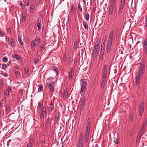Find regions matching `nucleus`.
I'll return each instance as SVG.
<instances>
[{"mask_svg":"<svg viewBox=\"0 0 147 147\" xmlns=\"http://www.w3.org/2000/svg\"><path fill=\"white\" fill-rule=\"evenodd\" d=\"M114 30H111L109 34V37L112 38H113L114 36Z\"/></svg>","mask_w":147,"mask_h":147,"instance_id":"4c0bfd02","label":"nucleus"},{"mask_svg":"<svg viewBox=\"0 0 147 147\" xmlns=\"http://www.w3.org/2000/svg\"><path fill=\"white\" fill-rule=\"evenodd\" d=\"M129 119L131 121H132L133 119V115L132 114H131V113H130L129 115Z\"/></svg>","mask_w":147,"mask_h":147,"instance_id":"8fccbe9b","label":"nucleus"},{"mask_svg":"<svg viewBox=\"0 0 147 147\" xmlns=\"http://www.w3.org/2000/svg\"><path fill=\"white\" fill-rule=\"evenodd\" d=\"M1 74L5 77H6L7 76V74L6 73L4 72L3 71H1Z\"/></svg>","mask_w":147,"mask_h":147,"instance_id":"c03bdc74","label":"nucleus"},{"mask_svg":"<svg viewBox=\"0 0 147 147\" xmlns=\"http://www.w3.org/2000/svg\"><path fill=\"white\" fill-rule=\"evenodd\" d=\"M3 61L4 62H7L8 61L7 58L6 57H4L3 59Z\"/></svg>","mask_w":147,"mask_h":147,"instance_id":"de8ad7c7","label":"nucleus"},{"mask_svg":"<svg viewBox=\"0 0 147 147\" xmlns=\"http://www.w3.org/2000/svg\"><path fill=\"white\" fill-rule=\"evenodd\" d=\"M5 35V33L3 30L0 29V37H3Z\"/></svg>","mask_w":147,"mask_h":147,"instance_id":"e433bc0d","label":"nucleus"},{"mask_svg":"<svg viewBox=\"0 0 147 147\" xmlns=\"http://www.w3.org/2000/svg\"><path fill=\"white\" fill-rule=\"evenodd\" d=\"M112 45H110L107 44V46L106 49V52L107 53H109L111 49Z\"/></svg>","mask_w":147,"mask_h":147,"instance_id":"6ab92c4d","label":"nucleus"},{"mask_svg":"<svg viewBox=\"0 0 147 147\" xmlns=\"http://www.w3.org/2000/svg\"><path fill=\"white\" fill-rule=\"evenodd\" d=\"M85 19L86 20H88L89 18V15L88 14H86L85 16Z\"/></svg>","mask_w":147,"mask_h":147,"instance_id":"5fc2aeb1","label":"nucleus"},{"mask_svg":"<svg viewBox=\"0 0 147 147\" xmlns=\"http://www.w3.org/2000/svg\"><path fill=\"white\" fill-rule=\"evenodd\" d=\"M90 119L88 118L86 123V129L84 136V141L85 143H87L88 140V138L89 136V134L90 131Z\"/></svg>","mask_w":147,"mask_h":147,"instance_id":"f257e3e1","label":"nucleus"},{"mask_svg":"<svg viewBox=\"0 0 147 147\" xmlns=\"http://www.w3.org/2000/svg\"><path fill=\"white\" fill-rule=\"evenodd\" d=\"M41 18H39L37 20V26L38 27V30H40L41 28Z\"/></svg>","mask_w":147,"mask_h":147,"instance_id":"2eb2a0df","label":"nucleus"},{"mask_svg":"<svg viewBox=\"0 0 147 147\" xmlns=\"http://www.w3.org/2000/svg\"><path fill=\"white\" fill-rule=\"evenodd\" d=\"M110 3H116L115 1V0H111V1H110Z\"/></svg>","mask_w":147,"mask_h":147,"instance_id":"69168bd1","label":"nucleus"},{"mask_svg":"<svg viewBox=\"0 0 147 147\" xmlns=\"http://www.w3.org/2000/svg\"><path fill=\"white\" fill-rule=\"evenodd\" d=\"M105 40H103L102 42L101 47V51L100 54V58L101 60H102L103 58V55L105 51Z\"/></svg>","mask_w":147,"mask_h":147,"instance_id":"20e7f679","label":"nucleus"},{"mask_svg":"<svg viewBox=\"0 0 147 147\" xmlns=\"http://www.w3.org/2000/svg\"><path fill=\"white\" fill-rule=\"evenodd\" d=\"M115 4L116 3H110L109 8V15H111L112 14L114 7Z\"/></svg>","mask_w":147,"mask_h":147,"instance_id":"0eeeda50","label":"nucleus"},{"mask_svg":"<svg viewBox=\"0 0 147 147\" xmlns=\"http://www.w3.org/2000/svg\"><path fill=\"white\" fill-rule=\"evenodd\" d=\"M84 135L81 133L78 139L76 147H83Z\"/></svg>","mask_w":147,"mask_h":147,"instance_id":"f03ea898","label":"nucleus"},{"mask_svg":"<svg viewBox=\"0 0 147 147\" xmlns=\"http://www.w3.org/2000/svg\"><path fill=\"white\" fill-rule=\"evenodd\" d=\"M144 71H140V72L139 73H138V74L139 75L141 76L142 77V76L143 75V74L144 73Z\"/></svg>","mask_w":147,"mask_h":147,"instance_id":"864d4df0","label":"nucleus"},{"mask_svg":"<svg viewBox=\"0 0 147 147\" xmlns=\"http://www.w3.org/2000/svg\"><path fill=\"white\" fill-rule=\"evenodd\" d=\"M45 45L44 44H42L41 45L40 48V51H43L44 49Z\"/></svg>","mask_w":147,"mask_h":147,"instance_id":"a19ab883","label":"nucleus"},{"mask_svg":"<svg viewBox=\"0 0 147 147\" xmlns=\"http://www.w3.org/2000/svg\"><path fill=\"white\" fill-rule=\"evenodd\" d=\"M146 27L147 28V16H146Z\"/></svg>","mask_w":147,"mask_h":147,"instance_id":"774afa93","label":"nucleus"},{"mask_svg":"<svg viewBox=\"0 0 147 147\" xmlns=\"http://www.w3.org/2000/svg\"><path fill=\"white\" fill-rule=\"evenodd\" d=\"M5 40L6 42L9 43V37H6L5 39Z\"/></svg>","mask_w":147,"mask_h":147,"instance_id":"bf43d9fd","label":"nucleus"},{"mask_svg":"<svg viewBox=\"0 0 147 147\" xmlns=\"http://www.w3.org/2000/svg\"><path fill=\"white\" fill-rule=\"evenodd\" d=\"M36 43V45H39L40 43V39L39 38H36L34 40Z\"/></svg>","mask_w":147,"mask_h":147,"instance_id":"473e14b6","label":"nucleus"},{"mask_svg":"<svg viewBox=\"0 0 147 147\" xmlns=\"http://www.w3.org/2000/svg\"><path fill=\"white\" fill-rule=\"evenodd\" d=\"M5 90L6 91H7L9 92H10L11 91V87L10 86H9L7 88V89Z\"/></svg>","mask_w":147,"mask_h":147,"instance_id":"6e6d98bb","label":"nucleus"},{"mask_svg":"<svg viewBox=\"0 0 147 147\" xmlns=\"http://www.w3.org/2000/svg\"><path fill=\"white\" fill-rule=\"evenodd\" d=\"M74 70L73 68H71L70 71L69 72V80H72L73 79L72 74H74Z\"/></svg>","mask_w":147,"mask_h":147,"instance_id":"f8f14e48","label":"nucleus"},{"mask_svg":"<svg viewBox=\"0 0 147 147\" xmlns=\"http://www.w3.org/2000/svg\"><path fill=\"white\" fill-rule=\"evenodd\" d=\"M144 108V103L141 102L139 107V114L140 116H142L143 113Z\"/></svg>","mask_w":147,"mask_h":147,"instance_id":"423d86ee","label":"nucleus"},{"mask_svg":"<svg viewBox=\"0 0 147 147\" xmlns=\"http://www.w3.org/2000/svg\"><path fill=\"white\" fill-rule=\"evenodd\" d=\"M144 132H143L142 131H140V132L139 133L140 137H141L142 136V134H144Z\"/></svg>","mask_w":147,"mask_h":147,"instance_id":"052dcab7","label":"nucleus"},{"mask_svg":"<svg viewBox=\"0 0 147 147\" xmlns=\"http://www.w3.org/2000/svg\"><path fill=\"white\" fill-rule=\"evenodd\" d=\"M143 45H147V39H146L144 41Z\"/></svg>","mask_w":147,"mask_h":147,"instance_id":"13d9d810","label":"nucleus"},{"mask_svg":"<svg viewBox=\"0 0 147 147\" xmlns=\"http://www.w3.org/2000/svg\"><path fill=\"white\" fill-rule=\"evenodd\" d=\"M18 42H19V43L22 45L23 46L24 43L22 41L20 36H18Z\"/></svg>","mask_w":147,"mask_h":147,"instance_id":"f704fd0d","label":"nucleus"},{"mask_svg":"<svg viewBox=\"0 0 147 147\" xmlns=\"http://www.w3.org/2000/svg\"><path fill=\"white\" fill-rule=\"evenodd\" d=\"M85 80V79H82L80 80V84L81 86V90L80 91V93L85 91L86 86L87 83Z\"/></svg>","mask_w":147,"mask_h":147,"instance_id":"39448f33","label":"nucleus"},{"mask_svg":"<svg viewBox=\"0 0 147 147\" xmlns=\"http://www.w3.org/2000/svg\"><path fill=\"white\" fill-rule=\"evenodd\" d=\"M18 67H19L18 65H16L14 66V69H16V70H17V69H18Z\"/></svg>","mask_w":147,"mask_h":147,"instance_id":"e2e57ef3","label":"nucleus"},{"mask_svg":"<svg viewBox=\"0 0 147 147\" xmlns=\"http://www.w3.org/2000/svg\"><path fill=\"white\" fill-rule=\"evenodd\" d=\"M78 42H77L76 41H75L74 42V47H73V49L75 50H76V49H77V48H78Z\"/></svg>","mask_w":147,"mask_h":147,"instance_id":"c85d7f7f","label":"nucleus"},{"mask_svg":"<svg viewBox=\"0 0 147 147\" xmlns=\"http://www.w3.org/2000/svg\"><path fill=\"white\" fill-rule=\"evenodd\" d=\"M54 104H50L48 106V109L50 112H51L54 109Z\"/></svg>","mask_w":147,"mask_h":147,"instance_id":"4468645a","label":"nucleus"},{"mask_svg":"<svg viewBox=\"0 0 147 147\" xmlns=\"http://www.w3.org/2000/svg\"><path fill=\"white\" fill-rule=\"evenodd\" d=\"M43 89V86L42 85H39L38 90V92H41Z\"/></svg>","mask_w":147,"mask_h":147,"instance_id":"79ce46f5","label":"nucleus"},{"mask_svg":"<svg viewBox=\"0 0 147 147\" xmlns=\"http://www.w3.org/2000/svg\"><path fill=\"white\" fill-rule=\"evenodd\" d=\"M99 49V48L94 47V49L93 50V55L96 56L97 55V53Z\"/></svg>","mask_w":147,"mask_h":147,"instance_id":"393cba45","label":"nucleus"},{"mask_svg":"<svg viewBox=\"0 0 147 147\" xmlns=\"http://www.w3.org/2000/svg\"><path fill=\"white\" fill-rule=\"evenodd\" d=\"M71 13L75 15L76 13V10L73 4H72L71 5Z\"/></svg>","mask_w":147,"mask_h":147,"instance_id":"dca6fc26","label":"nucleus"},{"mask_svg":"<svg viewBox=\"0 0 147 147\" xmlns=\"http://www.w3.org/2000/svg\"><path fill=\"white\" fill-rule=\"evenodd\" d=\"M113 38L109 37L108 39L107 44L112 45Z\"/></svg>","mask_w":147,"mask_h":147,"instance_id":"72a5a7b5","label":"nucleus"},{"mask_svg":"<svg viewBox=\"0 0 147 147\" xmlns=\"http://www.w3.org/2000/svg\"><path fill=\"white\" fill-rule=\"evenodd\" d=\"M51 69L52 70H53V71H55L56 73V74H58V68L54 66H53L52 67Z\"/></svg>","mask_w":147,"mask_h":147,"instance_id":"5701e85b","label":"nucleus"},{"mask_svg":"<svg viewBox=\"0 0 147 147\" xmlns=\"http://www.w3.org/2000/svg\"><path fill=\"white\" fill-rule=\"evenodd\" d=\"M34 142L33 139L32 137L30 138L29 143L27 144V147H32V144Z\"/></svg>","mask_w":147,"mask_h":147,"instance_id":"ddd939ff","label":"nucleus"},{"mask_svg":"<svg viewBox=\"0 0 147 147\" xmlns=\"http://www.w3.org/2000/svg\"><path fill=\"white\" fill-rule=\"evenodd\" d=\"M43 102L42 101H40L38 103V107L39 108H41L42 107Z\"/></svg>","mask_w":147,"mask_h":147,"instance_id":"a18cd8bd","label":"nucleus"},{"mask_svg":"<svg viewBox=\"0 0 147 147\" xmlns=\"http://www.w3.org/2000/svg\"><path fill=\"white\" fill-rule=\"evenodd\" d=\"M146 126V122L144 121L143 123V126L141 129V131H142L143 132H144V131L145 129V128Z\"/></svg>","mask_w":147,"mask_h":147,"instance_id":"4be33fe9","label":"nucleus"},{"mask_svg":"<svg viewBox=\"0 0 147 147\" xmlns=\"http://www.w3.org/2000/svg\"><path fill=\"white\" fill-rule=\"evenodd\" d=\"M125 0H121V4L123 5H125Z\"/></svg>","mask_w":147,"mask_h":147,"instance_id":"680f3d73","label":"nucleus"},{"mask_svg":"<svg viewBox=\"0 0 147 147\" xmlns=\"http://www.w3.org/2000/svg\"><path fill=\"white\" fill-rule=\"evenodd\" d=\"M11 57L13 58L16 59L17 60H21L22 59V58L19 55L16 54H13Z\"/></svg>","mask_w":147,"mask_h":147,"instance_id":"9b49d317","label":"nucleus"},{"mask_svg":"<svg viewBox=\"0 0 147 147\" xmlns=\"http://www.w3.org/2000/svg\"><path fill=\"white\" fill-rule=\"evenodd\" d=\"M145 70V65L141 63L140 67V70L142 71H144Z\"/></svg>","mask_w":147,"mask_h":147,"instance_id":"cd10ccee","label":"nucleus"},{"mask_svg":"<svg viewBox=\"0 0 147 147\" xmlns=\"http://www.w3.org/2000/svg\"><path fill=\"white\" fill-rule=\"evenodd\" d=\"M54 84L55 83L53 81H48L46 82L45 85L46 88L49 89L50 92L53 93L54 91L53 86Z\"/></svg>","mask_w":147,"mask_h":147,"instance_id":"7ed1b4c3","label":"nucleus"},{"mask_svg":"<svg viewBox=\"0 0 147 147\" xmlns=\"http://www.w3.org/2000/svg\"><path fill=\"white\" fill-rule=\"evenodd\" d=\"M124 6V5L120 4L119 8V11L118 12L119 14H120L122 12Z\"/></svg>","mask_w":147,"mask_h":147,"instance_id":"412c9836","label":"nucleus"},{"mask_svg":"<svg viewBox=\"0 0 147 147\" xmlns=\"http://www.w3.org/2000/svg\"><path fill=\"white\" fill-rule=\"evenodd\" d=\"M26 13H24L22 15V20L24 22L26 21Z\"/></svg>","mask_w":147,"mask_h":147,"instance_id":"c756f323","label":"nucleus"},{"mask_svg":"<svg viewBox=\"0 0 147 147\" xmlns=\"http://www.w3.org/2000/svg\"><path fill=\"white\" fill-rule=\"evenodd\" d=\"M85 96H83L82 99V100L81 101V106L80 107L81 109L82 110H84V105H85Z\"/></svg>","mask_w":147,"mask_h":147,"instance_id":"1a4fd4ad","label":"nucleus"},{"mask_svg":"<svg viewBox=\"0 0 147 147\" xmlns=\"http://www.w3.org/2000/svg\"><path fill=\"white\" fill-rule=\"evenodd\" d=\"M106 78L102 77L101 85V87L102 88H103L104 87V86L106 82Z\"/></svg>","mask_w":147,"mask_h":147,"instance_id":"a211bd4d","label":"nucleus"},{"mask_svg":"<svg viewBox=\"0 0 147 147\" xmlns=\"http://www.w3.org/2000/svg\"><path fill=\"white\" fill-rule=\"evenodd\" d=\"M39 60L38 58H35L34 63L35 64H37L39 62Z\"/></svg>","mask_w":147,"mask_h":147,"instance_id":"603ef678","label":"nucleus"},{"mask_svg":"<svg viewBox=\"0 0 147 147\" xmlns=\"http://www.w3.org/2000/svg\"><path fill=\"white\" fill-rule=\"evenodd\" d=\"M25 72L26 74H28L29 73V69L27 68H24Z\"/></svg>","mask_w":147,"mask_h":147,"instance_id":"4d7b16f0","label":"nucleus"},{"mask_svg":"<svg viewBox=\"0 0 147 147\" xmlns=\"http://www.w3.org/2000/svg\"><path fill=\"white\" fill-rule=\"evenodd\" d=\"M9 93L7 91L5 90L4 92V95L5 98H8L9 96Z\"/></svg>","mask_w":147,"mask_h":147,"instance_id":"b1692460","label":"nucleus"},{"mask_svg":"<svg viewBox=\"0 0 147 147\" xmlns=\"http://www.w3.org/2000/svg\"><path fill=\"white\" fill-rule=\"evenodd\" d=\"M100 40H98L96 42L95 47H97V48H99L100 47L99 44H100Z\"/></svg>","mask_w":147,"mask_h":147,"instance_id":"7c9ffc66","label":"nucleus"},{"mask_svg":"<svg viewBox=\"0 0 147 147\" xmlns=\"http://www.w3.org/2000/svg\"><path fill=\"white\" fill-rule=\"evenodd\" d=\"M10 104L9 103V104H7L6 105V112L7 113L10 112Z\"/></svg>","mask_w":147,"mask_h":147,"instance_id":"a878e982","label":"nucleus"},{"mask_svg":"<svg viewBox=\"0 0 147 147\" xmlns=\"http://www.w3.org/2000/svg\"><path fill=\"white\" fill-rule=\"evenodd\" d=\"M41 113H43L44 114H45V115H47L46 111H45L42 110V111H41Z\"/></svg>","mask_w":147,"mask_h":147,"instance_id":"0e129e2a","label":"nucleus"},{"mask_svg":"<svg viewBox=\"0 0 147 147\" xmlns=\"http://www.w3.org/2000/svg\"><path fill=\"white\" fill-rule=\"evenodd\" d=\"M68 95V91L67 90H64V94H63V97L64 98H66Z\"/></svg>","mask_w":147,"mask_h":147,"instance_id":"2f4dec72","label":"nucleus"},{"mask_svg":"<svg viewBox=\"0 0 147 147\" xmlns=\"http://www.w3.org/2000/svg\"><path fill=\"white\" fill-rule=\"evenodd\" d=\"M142 77L141 76L139 75L138 74V73H137V75H136V85H139L140 83V78L141 77Z\"/></svg>","mask_w":147,"mask_h":147,"instance_id":"9d476101","label":"nucleus"},{"mask_svg":"<svg viewBox=\"0 0 147 147\" xmlns=\"http://www.w3.org/2000/svg\"><path fill=\"white\" fill-rule=\"evenodd\" d=\"M107 67L106 65H104L103 66V68L102 69V77L103 78H107Z\"/></svg>","mask_w":147,"mask_h":147,"instance_id":"6e6552de","label":"nucleus"},{"mask_svg":"<svg viewBox=\"0 0 147 147\" xmlns=\"http://www.w3.org/2000/svg\"><path fill=\"white\" fill-rule=\"evenodd\" d=\"M59 117V114H56L55 116L54 122L55 123H58L59 122L58 119Z\"/></svg>","mask_w":147,"mask_h":147,"instance_id":"aec40b11","label":"nucleus"},{"mask_svg":"<svg viewBox=\"0 0 147 147\" xmlns=\"http://www.w3.org/2000/svg\"><path fill=\"white\" fill-rule=\"evenodd\" d=\"M35 6L34 5H32L30 7V10L31 11H33L34 10Z\"/></svg>","mask_w":147,"mask_h":147,"instance_id":"09e8293b","label":"nucleus"},{"mask_svg":"<svg viewBox=\"0 0 147 147\" xmlns=\"http://www.w3.org/2000/svg\"><path fill=\"white\" fill-rule=\"evenodd\" d=\"M18 69H17V70H15V73L16 76V77L18 78H19L20 76V73L19 72Z\"/></svg>","mask_w":147,"mask_h":147,"instance_id":"58836bf2","label":"nucleus"},{"mask_svg":"<svg viewBox=\"0 0 147 147\" xmlns=\"http://www.w3.org/2000/svg\"><path fill=\"white\" fill-rule=\"evenodd\" d=\"M45 115V114H44L43 113H40V119H43V118L44 115Z\"/></svg>","mask_w":147,"mask_h":147,"instance_id":"3c124183","label":"nucleus"},{"mask_svg":"<svg viewBox=\"0 0 147 147\" xmlns=\"http://www.w3.org/2000/svg\"><path fill=\"white\" fill-rule=\"evenodd\" d=\"M42 146H44L45 144V141L44 140L42 141Z\"/></svg>","mask_w":147,"mask_h":147,"instance_id":"338daca9","label":"nucleus"},{"mask_svg":"<svg viewBox=\"0 0 147 147\" xmlns=\"http://www.w3.org/2000/svg\"><path fill=\"white\" fill-rule=\"evenodd\" d=\"M10 44L12 46V47H15L14 40L13 38H11L10 40Z\"/></svg>","mask_w":147,"mask_h":147,"instance_id":"bb28decb","label":"nucleus"},{"mask_svg":"<svg viewBox=\"0 0 147 147\" xmlns=\"http://www.w3.org/2000/svg\"><path fill=\"white\" fill-rule=\"evenodd\" d=\"M7 67V65L5 64H2V69L3 70H6Z\"/></svg>","mask_w":147,"mask_h":147,"instance_id":"ea45409f","label":"nucleus"},{"mask_svg":"<svg viewBox=\"0 0 147 147\" xmlns=\"http://www.w3.org/2000/svg\"><path fill=\"white\" fill-rule=\"evenodd\" d=\"M53 118V116H51V117H50L49 116L48 117L47 119L46 122L47 123H49L50 121L51 120H52V119Z\"/></svg>","mask_w":147,"mask_h":147,"instance_id":"37998d69","label":"nucleus"},{"mask_svg":"<svg viewBox=\"0 0 147 147\" xmlns=\"http://www.w3.org/2000/svg\"><path fill=\"white\" fill-rule=\"evenodd\" d=\"M83 25L85 28V31L86 32L88 30V26L87 23L85 21L83 22Z\"/></svg>","mask_w":147,"mask_h":147,"instance_id":"f3484780","label":"nucleus"},{"mask_svg":"<svg viewBox=\"0 0 147 147\" xmlns=\"http://www.w3.org/2000/svg\"><path fill=\"white\" fill-rule=\"evenodd\" d=\"M35 45H36V43L34 40H32L31 41V47L32 48H34Z\"/></svg>","mask_w":147,"mask_h":147,"instance_id":"c9c22d12","label":"nucleus"},{"mask_svg":"<svg viewBox=\"0 0 147 147\" xmlns=\"http://www.w3.org/2000/svg\"><path fill=\"white\" fill-rule=\"evenodd\" d=\"M78 9H79L80 11V12H82V7L80 6V3H78Z\"/></svg>","mask_w":147,"mask_h":147,"instance_id":"49530a36","label":"nucleus"}]
</instances>
